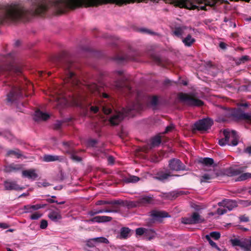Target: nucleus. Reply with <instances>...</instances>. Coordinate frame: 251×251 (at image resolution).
<instances>
[{"mask_svg":"<svg viewBox=\"0 0 251 251\" xmlns=\"http://www.w3.org/2000/svg\"><path fill=\"white\" fill-rule=\"evenodd\" d=\"M100 105L102 107V110L105 115L111 114V116L109 118V121L112 125H118L125 116H129L128 112L132 110H137V106H133L132 108L123 109L122 112L114 111H113L110 106L103 105L100 103Z\"/></svg>","mask_w":251,"mask_h":251,"instance_id":"obj_1","label":"nucleus"},{"mask_svg":"<svg viewBox=\"0 0 251 251\" xmlns=\"http://www.w3.org/2000/svg\"><path fill=\"white\" fill-rule=\"evenodd\" d=\"M62 92L59 90L54 92L52 94V100H54L57 103L56 107L58 108L62 107L65 105H74L81 106L83 100V98L80 96H75L71 97L67 100L61 95Z\"/></svg>","mask_w":251,"mask_h":251,"instance_id":"obj_2","label":"nucleus"},{"mask_svg":"<svg viewBox=\"0 0 251 251\" xmlns=\"http://www.w3.org/2000/svg\"><path fill=\"white\" fill-rule=\"evenodd\" d=\"M223 133L225 138L219 141V144L221 146L226 145L235 146L238 144V136L234 130L225 129L224 130Z\"/></svg>","mask_w":251,"mask_h":251,"instance_id":"obj_3","label":"nucleus"},{"mask_svg":"<svg viewBox=\"0 0 251 251\" xmlns=\"http://www.w3.org/2000/svg\"><path fill=\"white\" fill-rule=\"evenodd\" d=\"M218 205L221 207L218 209L217 214L223 215L227 212V210L230 211L237 206L236 202L232 200H226L218 203Z\"/></svg>","mask_w":251,"mask_h":251,"instance_id":"obj_4","label":"nucleus"},{"mask_svg":"<svg viewBox=\"0 0 251 251\" xmlns=\"http://www.w3.org/2000/svg\"><path fill=\"white\" fill-rule=\"evenodd\" d=\"M231 242L233 246L240 247L244 251H251V238L249 239H231Z\"/></svg>","mask_w":251,"mask_h":251,"instance_id":"obj_5","label":"nucleus"},{"mask_svg":"<svg viewBox=\"0 0 251 251\" xmlns=\"http://www.w3.org/2000/svg\"><path fill=\"white\" fill-rule=\"evenodd\" d=\"M179 98L181 100L184 101L186 104L192 106H201L203 104V102L198 99L192 97L185 94H180Z\"/></svg>","mask_w":251,"mask_h":251,"instance_id":"obj_6","label":"nucleus"},{"mask_svg":"<svg viewBox=\"0 0 251 251\" xmlns=\"http://www.w3.org/2000/svg\"><path fill=\"white\" fill-rule=\"evenodd\" d=\"M212 124L213 122L210 119H204L196 123L194 128L200 131H206L211 127Z\"/></svg>","mask_w":251,"mask_h":251,"instance_id":"obj_7","label":"nucleus"},{"mask_svg":"<svg viewBox=\"0 0 251 251\" xmlns=\"http://www.w3.org/2000/svg\"><path fill=\"white\" fill-rule=\"evenodd\" d=\"M193 31L194 29L190 26H181L176 27L173 33L176 36L182 38L184 35L191 34Z\"/></svg>","mask_w":251,"mask_h":251,"instance_id":"obj_8","label":"nucleus"},{"mask_svg":"<svg viewBox=\"0 0 251 251\" xmlns=\"http://www.w3.org/2000/svg\"><path fill=\"white\" fill-rule=\"evenodd\" d=\"M203 221V219L198 213H194L190 218H183L182 222L185 224H192L201 223Z\"/></svg>","mask_w":251,"mask_h":251,"instance_id":"obj_9","label":"nucleus"},{"mask_svg":"<svg viewBox=\"0 0 251 251\" xmlns=\"http://www.w3.org/2000/svg\"><path fill=\"white\" fill-rule=\"evenodd\" d=\"M169 168L173 171H180L184 169V167L178 159H173L170 161Z\"/></svg>","mask_w":251,"mask_h":251,"instance_id":"obj_10","label":"nucleus"},{"mask_svg":"<svg viewBox=\"0 0 251 251\" xmlns=\"http://www.w3.org/2000/svg\"><path fill=\"white\" fill-rule=\"evenodd\" d=\"M46 204H37L35 205H26L24 206V212L25 213H32L34 211L44 208Z\"/></svg>","mask_w":251,"mask_h":251,"instance_id":"obj_11","label":"nucleus"},{"mask_svg":"<svg viewBox=\"0 0 251 251\" xmlns=\"http://www.w3.org/2000/svg\"><path fill=\"white\" fill-rule=\"evenodd\" d=\"M22 175L23 177L32 180L35 179L38 176L36 171L34 169H29L23 171L22 172Z\"/></svg>","mask_w":251,"mask_h":251,"instance_id":"obj_12","label":"nucleus"},{"mask_svg":"<svg viewBox=\"0 0 251 251\" xmlns=\"http://www.w3.org/2000/svg\"><path fill=\"white\" fill-rule=\"evenodd\" d=\"M151 216L154 220H159L160 218L167 217L168 215L164 211H153L151 213Z\"/></svg>","mask_w":251,"mask_h":251,"instance_id":"obj_13","label":"nucleus"},{"mask_svg":"<svg viewBox=\"0 0 251 251\" xmlns=\"http://www.w3.org/2000/svg\"><path fill=\"white\" fill-rule=\"evenodd\" d=\"M136 233L138 235H142L144 234L147 235L148 234L151 233V236L149 238V239L152 238L155 235L154 232L152 230H148L144 228H137L136 230Z\"/></svg>","mask_w":251,"mask_h":251,"instance_id":"obj_14","label":"nucleus"},{"mask_svg":"<svg viewBox=\"0 0 251 251\" xmlns=\"http://www.w3.org/2000/svg\"><path fill=\"white\" fill-rule=\"evenodd\" d=\"M50 116L47 113H43L40 110H37L34 114V119L36 121L46 120L49 118Z\"/></svg>","mask_w":251,"mask_h":251,"instance_id":"obj_15","label":"nucleus"},{"mask_svg":"<svg viewBox=\"0 0 251 251\" xmlns=\"http://www.w3.org/2000/svg\"><path fill=\"white\" fill-rule=\"evenodd\" d=\"M4 187L6 190H18L20 187L15 182L11 181H6L4 184Z\"/></svg>","mask_w":251,"mask_h":251,"instance_id":"obj_16","label":"nucleus"},{"mask_svg":"<svg viewBox=\"0 0 251 251\" xmlns=\"http://www.w3.org/2000/svg\"><path fill=\"white\" fill-rule=\"evenodd\" d=\"M111 220L110 217L106 216H98L94 217L91 221L93 222L102 223L108 222Z\"/></svg>","mask_w":251,"mask_h":251,"instance_id":"obj_17","label":"nucleus"},{"mask_svg":"<svg viewBox=\"0 0 251 251\" xmlns=\"http://www.w3.org/2000/svg\"><path fill=\"white\" fill-rule=\"evenodd\" d=\"M49 218L52 221L57 222L58 220L61 219V216L59 212L58 211H51L49 215Z\"/></svg>","mask_w":251,"mask_h":251,"instance_id":"obj_18","label":"nucleus"},{"mask_svg":"<svg viewBox=\"0 0 251 251\" xmlns=\"http://www.w3.org/2000/svg\"><path fill=\"white\" fill-rule=\"evenodd\" d=\"M7 71L9 72H13L16 73H20L21 72V68L16 64L13 63L7 66Z\"/></svg>","mask_w":251,"mask_h":251,"instance_id":"obj_19","label":"nucleus"},{"mask_svg":"<svg viewBox=\"0 0 251 251\" xmlns=\"http://www.w3.org/2000/svg\"><path fill=\"white\" fill-rule=\"evenodd\" d=\"M182 42L186 46L189 47L195 42V39L188 34L185 38L183 39Z\"/></svg>","mask_w":251,"mask_h":251,"instance_id":"obj_20","label":"nucleus"},{"mask_svg":"<svg viewBox=\"0 0 251 251\" xmlns=\"http://www.w3.org/2000/svg\"><path fill=\"white\" fill-rule=\"evenodd\" d=\"M20 89L19 88H14L10 92V93L7 95V101L8 102H11L13 100V97L14 95L18 93V91H20Z\"/></svg>","mask_w":251,"mask_h":251,"instance_id":"obj_21","label":"nucleus"},{"mask_svg":"<svg viewBox=\"0 0 251 251\" xmlns=\"http://www.w3.org/2000/svg\"><path fill=\"white\" fill-rule=\"evenodd\" d=\"M59 157L56 155H45L43 157V160L46 162H51L58 160Z\"/></svg>","mask_w":251,"mask_h":251,"instance_id":"obj_22","label":"nucleus"},{"mask_svg":"<svg viewBox=\"0 0 251 251\" xmlns=\"http://www.w3.org/2000/svg\"><path fill=\"white\" fill-rule=\"evenodd\" d=\"M130 230L128 228L124 227L121 230L120 237L126 238L130 235Z\"/></svg>","mask_w":251,"mask_h":251,"instance_id":"obj_23","label":"nucleus"},{"mask_svg":"<svg viewBox=\"0 0 251 251\" xmlns=\"http://www.w3.org/2000/svg\"><path fill=\"white\" fill-rule=\"evenodd\" d=\"M67 79L68 80H65L66 82H69L72 84L75 83L76 79L74 77V74L73 72H69L67 75Z\"/></svg>","mask_w":251,"mask_h":251,"instance_id":"obj_24","label":"nucleus"},{"mask_svg":"<svg viewBox=\"0 0 251 251\" xmlns=\"http://www.w3.org/2000/svg\"><path fill=\"white\" fill-rule=\"evenodd\" d=\"M251 178V173H245L242 174L238 178V180L243 181Z\"/></svg>","mask_w":251,"mask_h":251,"instance_id":"obj_25","label":"nucleus"},{"mask_svg":"<svg viewBox=\"0 0 251 251\" xmlns=\"http://www.w3.org/2000/svg\"><path fill=\"white\" fill-rule=\"evenodd\" d=\"M161 143V138L160 136H157L151 140V145L153 147L158 146Z\"/></svg>","mask_w":251,"mask_h":251,"instance_id":"obj_26","label":"nucleus"},{"mask_svg":"<svg viewBox=\"0 0 251 251\" xmlns=\"http://www.w3.org/2000/svg\"><path fill=\"white\" fill-rule=\"evenodd\" d=\"M201 162L206 165H211L213 163V160L212 158H204L201 160Z\"/></svg>","mask_w":251,"mask_h":251,"instance_id":"obj_27","label":"nucleus"},{"mask_svg":"<svg viewBox=\"0 0 251 251\" xmlns=\"http://www.w3.org/2000/svg\"><path fill=\"white\" fill-rule=\"evenodd\" d=\"M213 177V173L204 175L201 179V182H208Z\"/></svg>","mask_w":251,"mask_h":251,"instance_id":"obj_28","label":"nucleus"},{"mask_svg":"<svg viewBox=\"0 0 251 251\" xmlns=\"http://www.w3.org/2000/svg\"><path fill=\"white\" fill-rule=\"evenodd\" d=\"M139 180V178L136 176H130L126 178V181L127 182H136Z\"/></svg>","mask_w":251,"mask_h":251,"instance_id":"obj_29","label":"nucleus"},{"mask_svg":"<svg viewBox=\"0 0 251 251\" xmlns=\"http://www.w3.org/2000/svg\"><path fill=\"white\" fill-rule=\"evenodd\" d=\"M42 214L39 212H35L33 213L30 216L31 220H37L41 217Z\"/></svg>","mask_w":251,"mask_h":251,"instance_id":"obj_30","label":"nucleus"},{"mask_svg":"<svg viewBox=\"0 0 251 251\" xmlns=\"http://www.w3.org/2000/svg\"><path fill=\"white\" fill-rule=\"evenodd\" d=\"M93 241H94L96 242H100V243H108V241L107 239L103 238V237H98L95 238L93 239Z\"/></svg>","mask_w":251,"mask_h":251,"instance_id":"obj_31","label":"nucleus"},{"mask_svg":"<svg viewBox=\"0 0 251 251\" xmlns=\"http://www.w3.org/2000/svg\"><path fill=\"white\" fill-rule=\"evenodd\" d=\"M209 235L210 238L212 237L215 240H218L220 237V233L218 232H212Z\"/></svg>","mask_w":251,"mask_h":251,"instance_id":"obj_32","label":"nucleus"},{"mask_svg":"<svg viewBox=\"0 0 251 251\" xmlns=\"http://www.w3.org/2000/svg\"><path fill=\"white\" fill-rule=\"evenodd\" d=\"M205 238L206 239L208 240V241L209 242V243L210 244V245L213 248H215L216 249H218V247H217V246L216 245V244L211 239V238H210V236L208 235H206L205 236Z\"/></svg>","mask_w":251,"mask_h":251,"instance_id":"obj_33","label":"nucleus"},{"mask_svg":"<svg viewBox=\"0 0 251 251\" xmlns=\"http://www.w3.org/2000/svg\"><path fill=\"white\" fill-rule=\"evenodd\" d=\"M48 226V222L45 220L41 221L40 227L41 229H45Z\"/></svg>","mask_w":251,"mask_h":251,"instance_id":"obj_34","label":"nucleus"},{"mask_svg":"<svg viewBox=\"0 0 251 251\" xmlns=\"http://www.w3.org/2000/svg\"><path fill=\"white\" fill-rule=\"evenodd\" d=\"M19 168H16L13 165H10L9 166H8L6 168V171L7 172H11L17 169H18Z\"/></svg>","mask_w":251,"mask_h":251,"instance_id":"obj_35","label":"nucleus"},{"mask_svg":"<svg viewBox=\"0 0 251 251\" xmlns=\"http://www.w3.org/2000/svg\"><path fill=\"white\" fill-rule=\"evenodd\" d=\"M99 107L97 106H92L90 107V110L93 113H96L98 111Z\"/></svg>","mask_w":251,"mask_h":251,"instance_id":"obj_36","label":"nucleus"},{"mask_svg":"<svg viewBox=\"0 0 251 251\" xmlns=\"http://www.w3.org/2000/svg\"><path fill=\"white\" fill-rule=\"evenodd\" d=\"M142 201H143V202L149 203L151 201V198H150V197H145L143 198Z\"/></svg>","mask_w":251,"mask_h":251,"instance_id":"obj_37","label":"nucleus"},{"mask_svg":"<svg viewBox=\"0 0 251 251\" xmlns=\"http://www.w3.org/2000/svg\"><path fill=\"white\" fill-rule=\"evenodd\" d=\"M49 185V183L48 182H46V181L41 182H39L38 183V186L39 187H41V186L46 187V186H48Z\"/></svg>","mask_w":251,"mask_h":251,"instance_id":"obj_38","label":"nucleus"},{"mask_svg":"<svg viewBox=\"0 0 251 251\" xmlns=\"http://www.w3.org/2000/svg\"><path fill=\"white\" fill-rule=\"evenodd\" d=\"M169 176H170V175L166 174L162 176H160L159 177V178L161 180H164V179H167Z\"/></svg>","mask_w":251,"mask_h":251,"instance_id":"obj_39","label":"nucleus"},{"mask_svg":"<svg viewBox=\"0 0 251 251\" xmlns=\"http://www.w3.org/2000/svg\"><path fill=\"white\" fill-rule=\"evenodd\" d=\"M240 219L241 222H246L249 221L248 218L245 216L240 217Z\"/></svg>","mask_w":251,"mask_h":251,"instance_id":"obj_40","label":"nucleus"},{"mask_svg":"<svg viewBox=\"0 0 251 251\" xmlns=\"http://www.w3.org/2000/svg\"><path fill=\"white\" fill-rule=\"evenodd\" d=\"M174 128V126L173 125H171L169 126L166 127L165 132H168L170 131Z\"/></svg>","mask_w":251,"mask_h":251,"instance_id":"obj_41","label":"nucleus"},{"mask_svg":"<svg viewBox=\"0 0 251 251\" xmlns=\"http://www.w3.org/2000/svg\"><path fill=\"white\" fill-rule=\"evenodd\" d=\"M114 158L112 156H109L108 158V163L110 164H112L114 163Z\"/></svg>","mask_w":251,"mask_h":251,"instance_id":"obj_42","label":"nucleus"},{"mask_svg":"<svg viewBox=\"0 0 251 251\" xmlns=\"http://www.w3.org/2000/svg\"><path fill=\"white\" fill-rule=\"evenodd\" d=\"M7 226L6 224H3V223H0V227L6 228H7Z\"/></svg>","mask_w":251,"mask_h":251,"instance_id":"obj_43","label":"nucleus"},{"mask_svg":"<svg viewBox=\"0 0 251 251\" xmlns=\"http://www.w3.org/2000/svg\"><path fill=\"white\" fill-rule=\"evenodd\" d=\"M219 46L222 49H224L226 48V44L224 43H220Z\"/></svg>","mask_w":251,"mask_h":251,"instance_id":"obj_44","label":"nucleus"},{"mask_svg":"<svg viewBox=\"0 0 251 251\" xmlns=\"http://www.w3.org/2000/svg\"><path fill=\"white\" fill-rule=\"evenodd\" d=\"M245 151L249 153H251V147L246 148L245 150Z\"/></svg>","mask_w":251,"mask_h":251,"instance_id":"obj_45","label":"nucleus"},{"mask_svg":"<svg viewBox=\"0 0 251 251\" xmlns=\"http://www.w3.org/2000/svg\"><path fill=\"white\" fill-rule=\"evenodd\" d=\"M72 158L73 160H76V161H79L80 159L78 157H76L75 156H72Z\"/></svg>","mask_w":251,"mask_h":251,"instance_id":"obj_46","label":"nucleus"},{"mask_svg":"<svg viewBox=\"0 0 251 251\" xmlns=\"http://www.w3.org/2000/svg\"><path fill=\"white\" fill-rule=\"evenodd\" d=\"M102 97L104 98H108V95L106 94V93H102Z\"/></svg>","mask_w":251,"mask_h":251,"instance_id":"obj_47","label":"nucleus"},{"mask_svg":"<svg viewBox=\"0 0 251 251\" xmlns=\"http://www.w3.org/2000/svg\"><path fill=\"white\" fill-rule=\"evenodd\" d=\"M180 83H181V84H182L184 85H186L187 84V82L186 80H182Z\"/></svg>","mask_w":251,"mask_h":251,"instance_id":"obj_48","label":"nucleus"},{"mask_svg":"<svg viewBox=\"0 0 251 251\" xmlns=\"http://www.w3.org/2000/svg\"><path fill=\"white\" fill-rule=\"evenodd\" d=\"M15 152L13 151H11L9 152V154H15Z\"/></svg>","mask_w":251,"mask_h":251,"instance_id":"obj_49","label":"nucleus"},{"mask_svg":"<svg viewBox=\"0 0 251 251\" xmlns=\"http://www.w3.org/2000/svg\"><path fill=\"white\" fill-rule=\"evenodd\" d=\"M153 101H154V102H155L157 100V98H156V97H154L153 98Z\"/></svg>","mask_w":251,"mask_h":251,"instance_id":"obj_50","label":"nucleus"},{"mask_svg":"<svg viewBox=\"0 0 251 251\" xmlns=\"http://www.w3.org/2000/svg\"><path fill=\"white\" fill-rule=\"evenodd\" d=\"M101 203H102V201H99V203H98V204H101Z\"/></svg>","mask_w":251,"mask_h":251,"instance_id":"obj_51","label":"nucleus"},{"mask_svg":"<svg viewBox=\"0 0 251 251\" xmlns=\"http://www.w3.org/2000/svg\"><path fill=\"white\" fill-rule=\"evenodd\" d=\"M102 211H99L97 213H102Z\"/></svg>","mask_w":251,"mask_h":251,"instance_id":"obj_52","label":"nucleus"},{"mask_svg":"<svg viewBox=\"0 0 251 251\" xmlns=\"http://www.w3.org/2000/svg\"><path fill=\"white\" fill-rule=\"evenodd\" d=\"M59 204H63V203H64V202H63V201H62V202H59Z\"/></svg>","mask_w":251,"mask_h":251,"instance_id":"obj_53","label":"nucleus"},{"mask_svg":"<svg viewBox=\"0 0 251 251\" xmlns=\"http://www.w3.org/2000/svg\"><path fill=\"white\" fill-rule=\"evenodd\" d=\"M118 73H119L120 74H121L122 73V72H121V71L119 72Z\"/></svg>","mask_w":251,"mask_h":251,"instance_id":"obj_54","label":"nucleus"},{"mask_svg":"<svg viewBox=\"0 0 251 251\" xmlns=\"http://www.w3.org/2000/svg\"><path fill=\"white\" fill-rule=\"evenodd\" d=\"M91 91H93L92 88H90Z\"/></svg>","mask_w":251,"mask_h":251,"instance_id":"obj_55","label":"nucleus"},{"mask_svg":"<svg viewBox=\"0 0 251 251\" xmlns=\"http://www.w3.org/2000/svg\"><path fill=\"white\" fill-rule=\"evenodd\" d=\"M246 57H244L243 58V59H246Z\"/></svg>","mask_w":251,"mask_h":251,"instance_id":"obj_56","label":"nucleus"}]
</instances>
